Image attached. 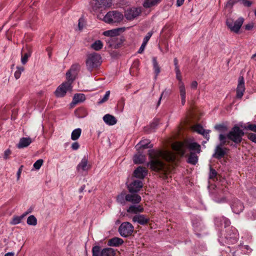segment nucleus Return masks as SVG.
<instances>
[{
  "label": "nucleus",
  "mask_w": 256,
  "mask_h": 256,
  "mask_svg": "<svg viewBox=\"0 0 256 256\" xmlns=\"http://www.w3.org/2000/svg\"><path fill=\"white\" fill-rule=\"evenodd\" d=\"M148 156L150 160L148 166L150 169L154 171H166V166L162 160L173 162L176 159L175 154L168 150H148Z\"/></svg>",
  "instance_id": "obj_1"
},
{
  "label": "nucleus",
  "mask_w": 256,
  "mask_h": 256,
  "mask_svg": "<svg viewBox=\"0 0 256 256\" xmlns=\"http://www.w3.org/2000/svg\"><path fill=\"white\" fill-rule=\"evenodd\" d=\"M80 68L78 64H73L66 73V81L60 84L54 92V94L58 98H62L65 96L68 92H72V84L77 74V72Z\"/></svg>",
  "instance_id": "obj_2"
},
{
  "label": "nucleus",
  "mask_w": 256,
  "mask_h": 256,
  "mask_svg": "<svg viewBox=\"0 0 256 256\" xmlns=\"http://www.w3.org/2000/svg\"><path fill=\"white\" fill-rule=\"evenodd\" d=\"M172 146V149L181 156L186 153V149L198 154L200 152V146L191 139L186 140L184 142H174Z\"/></svg>",
  "instance_id": "obj_3"
},
{
  "label": "nucleus",
  "mask_w": 256,
  "mask_h": 256,
  "mask_svg": "<svg viewBox=\"0 0 256 256\" xmlns=\"http://www.w3.org/2000/svg\"><path fill=\"white\" fill-rule=\"evenodd\" d=\"M244 135V132L238 126H234L226 136L222 134L219 136V140L223 144L228 143L226 140L228 139L236 144L240 143L242 140V137Z\"/></svg>",
  "instance_id": "obj_4"
},
{
  "label": "nucleus",
  "mask_w": 256,
  "mask_h": 256,
  "mask_svg": "<svg viewBox=\"0 0 256 256\" xmlns=\"http://www.w3.org/2000/svg\"><path fill=\"white\" fill-rule=\"evenodd\" d=\"M244 22V18L242 17H240L236 20L230 17L226 19V25L231 32L238 34Z\"/></svg>",
  "instance_id": "obj_5"
},
{
  "label": "nucleus",
  "mask_w": 256,
  "mask_h": 256,
  "mask_svg": "<svg viewBox=\"0 0 256 256\" xmlns=\"http://www.w3.org/2000/svg\"><path fill=\"white\" fill-rule=\"evenodd\" d=\"M100 63L101 56L98 54L92 53L88 55L86 65L88 70L91 71L96 68L100 64Z\"/></svg>",
  "instance_id": "obj_6"
},
{
  "label": "nucleus",
  "mask_w": 256,
  "mask_h": 256,
  "mask_svg": "<svg viewBox=\"0 0 256 256\" xmlns=\"http://www.w3.org/2000/svg\"><path fill=\"white\" fill-rule=\"evenodd\" d=\"M123 18V14L121 12L114 10L108 12L104 17L103 20L108 24L118 23Z\"/></svg>",
  "instance_id": "obj_7"
},
{
  "label": "nucleus",
  "mask_w": 256,
  "mask_h": 256,
  "mask_svg": "<svg viewBox=\"0 0 256 256\" xmlns=\"http://www.w3.org/2000/svg\"><path fill=\"white\" fill-rule=\"evenodd\" d=\"M92 256H115L116 252L113 248H107L100 249V246H96L92 249Z\"/></svg>",
  "instance_id": "obj_8"
},
{
  "label": "nucleus",
  "mask_w": 256,
  "mask_h": 256,
  "mask_svg": "<svg viewBox=\"0 0 256 256\" xmlns=\"http://www.w3.org/2000/svg\"><path fill=\"white\" fill-rule=\"evenodd\" d=\"M134 226L129 222H122L119 227L118 232L123 237L128 236L134 232Z\"/></svg>",
  "instance_id": "obj_9"
},
{
  "label": "nucleus",
  "mask_w": 256,
  "mask_h": 256,
  "mask_svg": "<svg viewBox=\"0 0 256 256\" xmlns=\"http://www.w3.org/2000/svg\"><path fill=\"white\" fill-rule=\"evenodd\" d=\"M245 90L246 88L244 78L242 76H240L238 78V83L236 89V98H241L244 95Z\"/></svg>",
  "instance_id": "obj_10"
},
{
  "label": "nucleus",
  "mask_w": 256,
  "mask_h": 256,
  "mask_svg": "<svg viewBox=\"0 0 256 256\" xmlns=\"http://www.w3.org/2000/svg\"><path fill=\"white\" fill-rule=\"evenodd\" d=\"M141 12L138 8H132L127 10L125 12V16L126 19L131 20L138 16Z\"/></svg>",
  "instance_id": "obj_11"
},
{
  "label": "nucleus",
  "mask_w": 256,
  "mask_h": 256,
  "mask_svg": "<svg viewBox=\"0 0 256 256\" xmlns=\"http://www.w3.org/2000/svg\"><path fill=\"white\" fill-rule=\"evenodd\" d=\"M112 5V0H96L94 5L92 6L94 10L100 8H108Z\"/></svg>",
  "instance_id": "obj_12"
},
{
  "label": "nucleus",
  "mask_w": 256,
  "mask_h": 256,
  "mask_svg": "<svg viewBox=\"0 0 256 256\" xmlns=\"http://www.w3.org/2000/svg\"><path fill=\"white\" fill-rule=\"evenodd\" d=\"M91 168V165L88 164V159L84 158L76 167L78 171L80 173L88 172Z\"/></svg>",
  "instance_id": "obj_13"
},
{
  "label": "nucleus",
  "mask_w": 256,
  "mask_h": 256,
  "mask_svg": "<svg viewBox=\"0 0 256 256\" xmlns=\"http://www.w3.org/2000/svg\"><path fill=\"white\" fill-rule=\"evenodd\" d=\"M143 184L140 180H135L132 182L128 186V190L130 192H138L142 187Z\"/></svg>",
  "instance_id": "obj_14"
},
{
  "label": "nucleus",
  "mask_w": 256,
  "mask_h": 256,
  "mask_svg": "<svg viewBox=\"0 0 256 256\" xmlns=\"http://www.w3.org/2000/svg\"><path fill=\"white\" fill-rule=\"evenodd\" d=\"M149 220V218L144 214H136L132 218L133 222H138L141 225L147 224Z\"/></svg>",
  "instance_id": "obj_15"
},
{
  "label": "nucleus",
  "mask_w": 256,
  "mask_h": 256,
  "mask_svg": "<svg viewBox=\"0 0 256 256\" xmlns=\"http://www.w3.org/2000/svg\"><path fill=\"white\" fill-rule=\"evenodd\" d=\"M153 146L148 140H142L140 141L136 146V148L138 152H140L142 150L146 149Z\"/></svg>",
  "instance_id": "obj_16"
},
{
  "label": "nucleus",
  "mask_w": 256,
  "mask_h": 256,
  "mask_svg": "<svg viewBox=\"0 0 256 256\" xmlns=\"http://www.w3.org/2000/svg\"><path fill=\"white\" fill-rule=\"evenodd\" d=\"M148 174V170L144 167L139 166L134 172V176L141 180L144 178Z\"/></svg>",
  "instance_id": "obj_17"
},
{
  "label": "nucleus",
  "mask_w": 256,
  "mask_h": 256,
  "mask_svg": "<svg viewBox=\"0 0 256 256\" xmlns=\"http://www.w3.org/2000/svg\"><path fill=\"white\" fill-rule=\"evenodd\" d=\"M142 198L140 196L136 194H128L126 196V200L127 202H130L134 204H136L140 202Z\"/></svg>",
  "instance_id": "obj_18"
},
{
  "label": "nucleus",
  "mask_w": 256,
  "mask_h": 256,
  "mask_svg": "<svg viewBox=\"0 0 256 256\" xmlns=\"http://www.w3.org/2000/svg\"><path fill=\"white\" fill-rule=\"evenodd\" d=\"M178 90L181 98V103L184 106L186 102V90L184 82H178Z\"/></svg>",
  "instance_id": "obj_19"
},
{
  "label": "nucleus",
  "mask_w": 256,
  "mask_h": 256,
  "mask_svg": "<svg viewBox=\"0 0 256 256\" xmlns=\"http://www.w3.org/2000/svg\"><path fill=\"white\" fill-rule=\"evenodd\" d=\"M32 140L30 137L22 138H20L18 143L16 144L18 148H22L28 146L32 142Z\"/></svg>",
  "instance_id": "obj_20"
},
{
  "label": "nucleus",
  "mask_w": 256,
  "mask_h": 256,
  "mask_svg": "<svg viewBox=\"0 0 256 256\" xmlns=\"http://www.w3.org/2000/svg\"><path fill=\"white\" fill-rule=\"evenodd\" d=\"M124 28H117L105 31L103 34L105 36L114 37L120 34V32H124Z\"/></svg>",
  "instance_id": "obj_21"
},
{
  "label": "nucleus",
  "mask_w": 256,
  "mask_h": 256,
  "mask_svg": "<svg viewBox=\"0 0 256 256\" xmlns=\"http://www.w3.org/2000/svg\"><path fill=\"white\" fill-rule=\"evenodd\" d=\"M193 131L203 135L208 140L209 139V132H206L203 128L199 124L195 125L192 127Z\"/></svg>",
  "instance_id": "obj_22"
},
{
  "label": "nucleus",
  "mask_w": 256,
  "mask_h": 256,
  "mask_svg": "<svg viewBox=\"0 0 256 256\" xmlns=\"http://www.w3.org/2000/svg\"><path fill=\"white\" fill-rule=\"evenodd\" d=\"M103 120L108 126H114L117 122L116 118L113 116L106 114L103 116Z\"/></svg>",
  "instance_id": "obj_23"
},
{
  "label": "nucleus",
  "mask_w": 256,
  "mask_h": 256,
  "mask_svg": "<svg viewBox=\"0 0 256 256\" xmlns=\"http://www.w3.org/2000/svg\"><path fill=\"white\" fill-rule=\"evenodd\" d=\"M222 144L221 143L220 145L218 146L215 150V152L214 154V156L217 158H220L226 153V148H222Z\"/></svg>",
  "instance_id": "obj_24"
},
{
  "label": "nucleus",
  "mask_w": 256,
  "mask_h": 256,
  "mask_svg": "<svg viewBox=\"0 0 256 256\" xmlns=\"http://www.w3.org/2000/svg\"><path fill=\"white\" fill-rule=\"evenodd\" d=\"M144 210L143 207L140 205H132L127 210V212L137 214L138 213L143 212Z\"/></svg>",
  "instance_id": "obj_25"
},
{
  "label": "nucleus",
  "mask_w": 256,
  "mask_h": 256,
  "mask_svg": "<svg viewBox=\"0 0 256 256\" xmlns=\"http://www.w3.org/2000/svg\"><path fill=\"white\" fill-rule=\"evenodd\" d=\"M124 240L119 238H114L108 240V244L110 246H118L122 244Z\"/></svg>",
  "instance_id": "obj_26"
},
{
  "label": "nucleus",
  "mask_w": 256,
  "mask_h": 256,
  "mask_svg": "<svg viewBox=\"0 0 256 256\" xmlns=\"http://www.w3.org/2000/svg\"><path fill=\"white\" fill-rule=\"evenodd\" d=\"M26 48L27 50L26 52L22 54V55L21 62L23 64L27 62L28 58L31 56L32 53V50L30 48L26 47Z\"/></svg>",
  "instance_id": "obj_27"
},
{
  "label": "nucleus",
  "mask_w": 256,
  "mask_h": 256,
  "mask_svg": "<svg viewBox=\"0 0 256 256\" xmlns=\"http://www.w3.org/2000/svg\"><path fill=\"white\" fill-rule=\"evenodd\" d=\"M30 212V211L28 212H25L24 214H22L21 216H14L11 222H10V224L12 225H16L17 224H20L22 219L26 216L28 214H29Z\"/></svg>",
  "instance_id": "obj_28"
},
{
  "label": "nucleus",
  "mask_w": 256,
  "mask_h": 256,
  "mask_svg": "<svg viewBox=\"0 0 256 256\" xmlns=\"http://www.w3.org/2000/svg\"><path fill=\"white\" fill-rule=\"evenodd\" d=\"M160 1V0H144L143 6L145 8H150L158 4Z\"/></svg>",
  "instance_id": "obj_29"
},
{
  "label": "nucleus",
  "mask_w": 256,
  "mask_h": 256,
  "mask_svg": "<svg viewBox=\"0 0 256 256\" xmlns=\"http://www.w3.org/2000/svg\"><path fill=\"white\" fill-rule=\"evenodd\" d=\"M146 160V156L142 154H135L133 158L134 164H142L145 162Z\"/></svg>",
  "instance_id": "obj_30"
},
{
  "label": "nucleus",
  "mask_w": 256,
  "mask_h": 256,
  "mask_svg": "<svg viewBox=\"0 0 256 256\" xmlns=\"http://www.w3.org/2000/svg\"><path fill=\"white\" fill-rule=\"evenodd\" d=\"M232 208L235 213L238 214L242 211L244 206L241 202L238 201L232 205Z\"/></svg>",
  "instance_id": "obj_31"
},
{
  "label": "nucleus",
  "mask_w": 256,
  "mask_h": 256,
  "mask_svg": "<svg viewBox=\"0 0 256 256\" xmlns=\"http://www.w3.org/2000/svg\"><path fill=\"white\" fill-rule=\"evenodd\" d=\"M86 99L85 96L82 94H77L74 95L72 102L76 104L84 102Z\"/></svg>",
  "instance_id": "obj_32"
},
{
  "label": "nucleus",
  "mask_w": 256,
  "mask_h": 256,
  "mask_svg": "<svg viewBox=\"0 0 256 256\" xmlns=\"http://www.w3.org/2000/svg\"><path fill=\"white\" fill-rule=\"evenodd\" d=\"M82 134V130L80 128L74 129L72 130L71 134V139L72 140H78Z\"/></svg>",
  "instance_id": "obj_33"
},
{
  "label": "nucleus",
  "mask_w": 256,
  "mask_h": 256,
  "mask_svg": "<svg viewBox=\"0 0 256 256\" xmlns=\"http://www.w3.org/2000/svg\"><path fill=\"white\" fill-rule=\"evenodd\" d=\"M198 160V157L194 152H191L188 159V162L196 164Z\"/></svg>",
  "instance_id": "obj_34"
},
{
  "label": "nucleus",
  "mask_w": 256,
  "mask_h": 256,
  "mask_svg": "<svg viewBox=\"0 0 256 256\" xmlns=\"http://www.w3.org/2000/svg\"><path fill=\"white\" fill-rule=\"evenodd\" d=\"M152 62H153V66H154V72L156 74V76H158L159 73L160 72V68L158 66V63L156 61V58H154L152 59Z\"/></svg>",
  "instance_id": "obj_35"
},
{
  "label": "nucleus",
  "mask_w": 256,
  "mask_h": 256,
  "mask_svg": "<svg viewBox=\"0 0 256 256\" xmlns=\"http://www.w3.org/2000/svg\"><path fill=\"white\" fill-rule=\"evenodd\" d=\"M102 42L100 40H98L92 44L91 47L96 50H98L102 48Z\"/></svg>",
  "instance_id": "obj_36"
},
{
  "label": "nucleus",
  "mask_w": 256,
  "mask_h": 256,
  "mask_svg": "<svg viewBox=\"0 0 256 256\" xmlns=\"http://www.w3.org/2000/svg\"><path fill=\"white\" fill-rule=\"evenodd\" d=\"M26 222L28 225L34 226L37 224V220L34 216L31 215L28 217Z\"/></svg>",
  "instance_id": "obj_37"
},
{
  "label": "nucleus",
  "mask_w": 256,
  "mask_h": 256,
  "mask_svg": "<svg viewBox=\"0 0 256 256\" xmlns=\"http://www.w3.org/2000/svg\"><path fill=\"white\" fill-rule=\"evenodd\" d=\"M126 194L124 193H121L118 195L116 198V200L118 203L124 204L126 200Z\"/></svg>",
  "instance_id": "obj_38"
},
{
  "label": "nucleus",
  "mask_w": 256,
  "mask_h": 256,
  "mask_svg": "<svg viewBox=\"0 0 256 256\" xmlns=\"http://www.w3.org/2000/svg\"><path fill=\"white\" fill-rule=\"evenodd\" d=\"M24 70V67L17 66L16 70L14 72V76L16 79H18L21 76L22 72Z\"/></svg>",
  "instance_id": "obj_39"
},
{
  "label": "nucleus",
  "mask_w": 256,
  "mask_h": 256,
  "mask_svg": "<svg viewBox=\"0 0 256 256\" xmlns=\"http://www.w3.org/2000/svg\"><path fill=\"white\" fill-rule=\"evenodd\" d=\"M44 160L42 159L37 160L34 164L33 166L35 170H38L43 164Z\"/></svg>",
  "instance_id": "obj_40"
},
{
  "label": "nucleus",
  "mask_w": 256,
  "mask_h": 256,
  "mask_svg": "<svg viewBox=\"0 0 256 256\" xmlns=\"http://www.w3.org/2000/svg\"><path fill=\"white\" fill-rule=\"evenodd\" d=\"M214 128L220 132H224L227 130V127L224 124L216 125Z\"/></svg>",
  "instance_id": "obj_41"
},
{
  "label": "nucleus",
  "mask_w": 256,
  "mask_h": 256,
  "mask_svg": "<svg viewBox=\"0 0 256 256\" xmlns=\"http://www.w3.org/2000/svg\"><path fill=\"white\" fill-rule=\"evenodd\" d=\"M110 95V91L108 90L106 92L104 96L99 101V104H102L107 101L109 98Z\"/></svg>",
  "instance_id": "obj_42"
},
{
  "label": "nucleus",
  "mask_w": 256,
  "mask_h": 256,
  "mask_svg": "<svg viewBox=\"0 0 256 256\" xmlns=\"http://www.w3.org/2000/svg\"><path fill=\"white\" fill-rule=\"evenodd\" d=\"M175 71L176 73V78L178 80L179 82H183L182 81V78L179 68H175Z\"/></svg>",
  "instance_id": "obj_43"
},
{
  "label": "nucleus",
  "mask_w": 256,
  "mask_h": 256,
  "mask_svg": "<svg viewBox=\"0 0 256 256\" xmlns=\"http://www.w3.org/2000/svg\"><path fill=\"white\" fill-rule=\"evenodd\" d=\"M240 3L246 7H250L252 4V2L249 0H241Z\"/></svg>",
  "instance_id": "obj_44"
},
{
  "label": "nucleus",
  "mask_w": 256,
  "mask_h": 256,
  "mask_svg": "<svg viewBox=\"0 0 256 256\" xmlns=\"http://www.w3.org/2000/svg\"><path fill=\"white\" fill-rule=\"evenodd\" d=\"M245 129L249 130L256 132V124H248L244 127Z\"/></svg>",
  "instance_id": "obj_45"
},
{
  "label": "nucleus",
  "mask_w": 256,
  "mask_h": 256,
  "mask_svg": "<svg viewBox=\"0 0 256 256\" xmlns=\"http://www.w3.org/2000/svg\"><path fill=\"white\" fill-rule=\"evenodd\" d=\"M248 137L252 142L256 143V134L253 133H249L248 134Z\"/></svg>",
  "instance_id": "obj_46"
},
{
  "label": "nucleus",
  "mask_w": 256,
  "mask_h": 256,
  "mask_svg": "<svg viewBox=\"0 0 256 256\" xmlns=\"http://www.w3.org/2000/svg\"><path fill=\"white\" fill-rule=\"evenodd\" d=\"M238 2V0H228V1L227 2L226 4V7L232 8L233 6L236 3Z\"/></svg>",
  "instance_id": "obj_47"
},
{
  "label": "nucleus",
  "mask_w": 256,
  "mask_h": 256,
  "mask_svg": "<svg viewBox=\"0 0 256 256\" xmlns=\"http://www.w3.org/2000/svg\"><path fill=\"white\" fill-rule=\"evenodd\" d=\"M152 36V32H149L147 34L146 36L144 38L143 40V42L147 44L149 40L150 39V37Z\"/></svg>",
  "instance_id": "obj_48"
},
{
  "label": "nucleus",
  "mask_w": 256,
  "mask_h": 256,
  "mask_svg": "<svg viewBox=\"0 0 256 256\" xmlns=\"http://www.w3.org/2000/svg\"><path fill=\"white\" fill-rule=\"evenodd\" d=\"M216 176V171L210 168V175H209L210 178H215Z\"/></svg>",
  "instance_id": "obj_49"
},
{
  "label": "nucleus",
  "mask_w": 256,
  "mask_h": 256,
  "mask_svg": "<svg viewBox=\"0 0 256 256\" xmlns=\"http://www.w3.org/2000/svg\"><path fill=\"white\" fill-rule=\"evenodd\" d=\"M80 144L78 142H73L72 144L71 148L73 150H77L80 148Z\"/></svg>",
  "instance_id": "obj_50"
},
{
  "label": "nucleus",
  "mask_w": 256,
  "mask_h": 256,
  "mask_svg": "<svg viewBox=\"0 0 256 256\" xmlns=\"http://www.w3.org/2000/svg\"><path fill=\"white\" fill-rule=\"evenodd\" d=\"M11 154L10 150L8 149L4 151V158L6 160L8 159Z\"/></svg>",
  "instance_id": "obj_51"
},
{
  "label": "nucleus",
  "mask_w": 256,
  "mask_h": 256,
  "mask_svg": "<svg viewBox=\"0 0 256 256\" xmlns=\"http://www.w3.org/2000/svg\"><path fill=\"white\" fill-rule=\"evenodd\" d=\"M254 28V24L252 23H250L245 26V29L246 30H252Z\"/></svg>",
  "instance_id": "obj_52"
},
{
  "label": "nucleus",
  "mask_w": 256,
  "mask_h": 256,
  "mask_svg": "<svg viewBox=\"0 0 256 256\" xmlns=\"http://www.w3.org/2000/svg\"><path fill=\"white\" fill-rule=\"evenodd\" d=\"M146 44H145V43L142 42V45H141V46H140V49H139V50L138 51V53L141 54V53H142L144 52V50L145 48V47L146 46Z\"/></svg>",
  "instance_id": "obj_53"
},
{
  "label": "nucleus",
  "mask_w": 256,
  "mask_h": 256,
  "mask_svg": "<svg viewBox=\"0 0 256 256\" xmlns=\"http://www.w3.org/2000/svg\"><path fill=\"white\" fill-rule=\"evenodd\" d=\"M22 166L20 168L18 169V172H17V174H16V175H17V180H18L20 178V174H21V173H22Z\"/></svg>",
  "instance_id": "obj_54"
},
{
  "label": "nucleus",
  "mask_w": 256,
  "mask_h": 256,
  "mask_svg": "<svg viewBox=\"0 0 256 256\" xmlns=\"http://www.w3.org/2000/svg\"><path fill=\"white\" fill-rule=\"evenodd\" d=\"M197 86H198V82L194 80L192 82V83L190 84L191 88L196 89L197 88Z\"/></svg>",
  "instance_id": "obj_55"
},
{
  "label": "nucleus",
  "mask_w": 256,
  "mask_h": 256,
  "mask_svg": "<svg viewBox=\"0 0 256 256\" xmlns=\"http://www.w3.org/2000/svg\"><path fill=\"white\" fill-rule=\"evenodd\" d=\"M222 220L224 221V223L225 226H228L230 225V222L228 218H224V217H222Z\"/></svg>",
  "instance_id": "obj_56"
},
{
  "label": "nucleus",
  "mask_w": 256,
  "mask_h": 256,
  "mask_svg": "<svg viewBox=\"0 0 256 256\" xmlns=\"http://www.w3.org/2000/svg\"><path fill=\"white\" fill-rule=\"evenodd\" d=\"M225 200H226L224 196H222L220 199L216 198L215 201L218 202H224L225 201Z\"/></svg>",
  "instance_id": "obj_57"
},
{
  "label": "nucleus",
  "mask_w": 256,
  "mask_h": 256,
  "mask_svg": "<svg viewBox=\"0 0 256 256\" xmlns=\"http://www.w3.org/2000/svg\"><path fill=\"white\" fill-rule=\"evenodd\" d=\"M184 0H177L176 6H181L184 4Z\"/></svg>",
  "instance_id": "obj_58"
},
{
  "label": "nucleus",
  "mask_w": 256,
  "mask_h": 256,
  "mask_svg": "<svg viewBox=\"0 0 256 256\" xmlns=\"http://www.w3.org/2000/svg\"><path fill=\"white\" fill-rule=\"evenodd\" d=\"M14 253L13 252H9L8 253H6L4 256H14Z\"/></svg>",
  "instance_id": "obj_59"
},
{
  "label": "nucleus",
  "mask_w": 256,
  "mask_h": 256,
  "mask_svg": "<svg viewBox=\"0 0 256 256\" xmlns=\"http://www.w3.org/2000/svg\"><path fill=\"white\" fill-rule=\"evenodd\" d=\"M174 66H175V68H178V60L175 58L174 59Z\"/></svg>",
  "instance_id": "obj_60"
},
{
  "label": "nucleus",
  "mask_w": 256,
  "mask_h": 256,
  "mask_svg": "<svg viewBox=\"0 0 256 256\" xmlns=\"http://www.w3.org/2000/svg\"><path fill=\"white\" fill-rule=\"evenodd\" d=\"M254 57H256V54L252 56V58H254Z\"/></svg>",
  "instance_id": "obj_61"
},
{
  "label": "nucleus",
  "mask_w": 256,
  "mask_h": 256,
  "mask_svg": "<svg viewBox=\"0 0 256 256\" xmlns=\"http://www.w3.org/2000/svg\"><path fill=\"white\" fill-rule=\"evenodd\" d=\"M78 26H79V28H80V22H79V23H78Z\"/></svg>",
  "instance_id": "obj_62"
},
{
  "label": "nucleus",
  "mask_w": 256,
  "mask_h": 256,
  "mask_svg": "<svg viewBox=\"0 0 256 256\" xmlns=\"http://www.w3.org/2000/svg\"><path fill=\"white\" fill-rule=\"evenodd\" d=\"M160 1H161V0H160Z\"/></svg>",
  "instance_id": "obj_63"
}]
</instances>
